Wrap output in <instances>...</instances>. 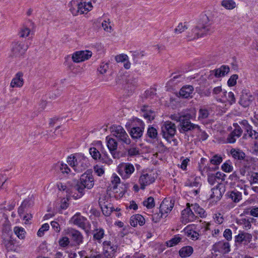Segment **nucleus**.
Segmentation results:
<instances>
[{"instance_id":"obj_50","label":"nucleus","mask_w":258,"mask_h":258,"mask_svg":"<svg viewBox=\"0 0 258 258\" xmlns=\"http://www.w3.org/2000/svg\"><path fill=\"white\" fill-rule=\"evenodd\" d=\"M143 205L148 209H151L155 206L154 199L153 197H150L143 202Z\"/></svg>"},{"instance_id":"obj_58","label":"nucleus","mask_w":258,"mask_h":258,"mask_svg":"<svg viewBox=\"0 0 258 258\" xmlns=\"http://www.w3.org/2000/svg\"><path fill=\"white\" fill-rule=\"evenodd\" d=\"M238 78V76L236 74H234L232 75L230 78L229 79L227 82V84L229 86L232 87L234 86L236 84V81Z\"/></svg>"},{"instance_id":"obj_2","label":"nucleus","mask_w":258,"mask_h":258,"mask_svg":"<svg viewBox=\"0 0 258 258\" xmlns=\"http://www.w3.org/2000/svg\"><path fill=\"white\" fill-rule=\"evenodd\" d=\"M67 162L77 173L83 172L89 165L88 159L82 153H74L70 155L68 157Z\"/></svg>"},{"instance_id":"obj_33","label":"nucleus","mask_w":258,"mask_h":258,"mask_svg":"<svg viewBox=\"0 0 258 258\" xmlns=\"http://www.w3.org/2000/svg\"><path fill=\"white\" fill-rule=\"evenodd\" d=\"M148 106H144L141 108V111L143 112V116L145 118L148 120L149 121H151L153 120L155 118V112L151 110H148Z\"/></svg>"},{"instance_id":"obj_3","label":"nucleus","mask_w":258,"mask_h":258,"mask_svg":"<svg viewBox=\"0 0 258 258\" xmlns=\"http://www.w3.org/2000/svg\"><path fill=\"white\" fill-rule=\"evenodd\" d=\"M202 20L204 24H199L192 29L191 34L188 35V37L191 39L198 38L213 32V28L211 27L212 23L209 22L208 17L203 16Z\"/></svg>"},{"instance_id":"obj_21","label":"nucleus","mask_w":258,"mask_h":258,"mask_svg":"<svg viewBox=\"0 0 258 258\" xmlns=\"http://www.w3.org/2000/svg\"><path fill=\"white\" fill-rule=\"evenodd\" d=\"M252 238V236L251 234L247 232H241L235 236V242L247 245L250 242Z\"/></svg>"},{"instance_id":"obj_42","label":"nucleus","mask_w":258,"mask_h":258,"mask_svg":"<svg viewBox=\"0 0 258 258\" xmlns=\"http://www.w3.org/2000/svg\"><path fill=\"white\" fill-rule=\"evenodd\" d=\"M240 125V124H239L237 123H234L233 125L234 129L231 132L238 138L242 135L243 133V130Z\"/></svg>"},{"instance_id":"obj_25","label":"nucleus","mask_w":258,"mask_h":258,"mask_svg":"<svg viewBox=\"0 0 258 258\" xmlns=\"http://www.w3.org/2000/svg\"><path fill=\"white\" fill-rule=\"evenodd\" d=\"M194 91V87L191 85L183 86L179 91L180 97L183 98L192 97V94Z\"/></svg>"},{"instance_id":"obj_52","label":"nucleus","mask_w":258,"mask_h":258,"mask_svg":"<svg viewBox=\"0 0 258 258\" xmlns=\"http://www.w3.org/2000/svg\"><path fill=\"white\" fill-rule=\"evenodd\" d=\"M70 241L68 237L63 236L58 240V244L61 247H67L70 244Z\"/></svg>"},{"instance_id":"obj_45","label":"nucleus","mask_w":258,"mask_h":258,"mask_svg":"<svg viewBox=\"0 0 258 258\" xmlns=\"http://www.w3.org/2000/svg\"><path fill=\"white\" fill-rule=\"evenodd\" d=\"M191 206L192 207L193 211L196 214H197L200 217L204 216V214L205 212V210L203 208L200 207L198 204H192Z\"/></svg>"},{"instance_id":"obj_35","label":"nucleus","mask_w":258,"mask_h":258,"mask_svg":"<svg viewBox=\"0 0 258 258\" xmlns=\"http://www.w3.org/2000/svg\"><path fill=\"white\" fill-rule=\"evenodd\" d=\"M193 252L191 246H186L182 247L179 251V255L182 257L189 256Z\"/></svg>"},{"instance_id":"obj_31","label":"nucleus","mask_w":258,"mask_h":258,"mask_svg":"<svg viewBox=\"0 0 258 258\" xmlns=\"http://www.w3.org/2000/svg\"><path fill=\"white\" fill-rule=\"evenodd\" d=\"M219 186L216 185V187L211 189L212 194L210 196V199L213 200V202H217L222 198V192L219 188Z\"/></svg>"},{"instance_id":"obj_43","label":"nucleus","mask_w":258,"mask_h":258,"mask_svg":"<svg viewBox=\"0 0 258 258\" xmlns=\"http://www.w3.org/2000/svg\"><path fill=\"white\" fill-rule=\"evenodd\" d=\"M89 153L94 160H99V159H100L101 154L96 148H90L89 149Z\"/></svg>"},{"instance_id":"obj_32","label":"nucleus","mask_w":258,"mask_h":258,"mask_svg":"<svg viewBox=\"0 0 258 258\" xmlns=\"http://www.w3.org/2000/svg\"><path fill=\"white\" fill-rule=\"evenodd\" d=\"M185 232L187 236L192 240H195L199 238V234L193 228L192 226H188L184 229Z\"/></svg>"},{"instance_id":"obj_4","label":"nucleus","mask_w":258,"mask_h":258,"mask_svg":"<svg viewBox=\"0 0 258 258\" xmlns=\"http://www.w3.org/2000/svg\"><path fill=\"white\" fill-rule=\"evenodd\" d=\"M28 48V45L23 41H16L11 45V57L16 58H22Z\"/></svg>"},{"instance_id":"obj_27","label":"nucleus","mask_w":258,"mask_h":258,"mask_svg":"<svg viewBox=\"0 0 258 258\" xmlns=\"http://www.w3.org/2000/svg\"><path fill=\"white\" fill-rule=\"evenodd\" d=\"M93 240L101 243L105 236V231L103 228L96 227L93 231Z\"/></svg>"},{"instance_id":"obj_47","label":"nucleus","mask_w":258,"mask_h":258,"mask_svg":"<svg viewBox=\"0 0 258 258\" xmlns=\"http://www.w3.org/2000/svg\"><path fill=\"white\" fill-rule=\"evenodd\" d=\"M221 169L225 172H231L233 170L232 163L229 160L226 161L222 164Z\"/></svg>"},{"instance_id":"obj_24","label":"nucleus","mask_w":258,"mask_h":258,"mask_svg":"<svg viewBox=\"0 0 258 258\" xmlns=\"http://www.w3.org/2000/svg\"><path fill=\"white\" fill-rule=\"evenodd\" d=\"M80 4H81V0H72L70 2L68 6L73 15L77 16L79 14Z\"/></svg>"},{"instance_id":"obj_26","label":"nucleus","mask_w":258,"mask_h":258,"mask_svg":"<svg viewBox=\"0 0 258 258\" xmlns=\"http://www.w3.org/2000/svg\"><path fill=\"white\" fill-rule=\"evenodd\" d=\"M130 222V224L133 227L137 226L138 224L140 226H143L145 223V219L141 215L136 214L131 217Z\"/></svg>"},{"instance_id":"obj_9","label":"nucleus","mask_w":258,"mask_h":258,"mask_svg":"<svg viewBox=\"0 0 258 258\" xmlns=\"http://www.w3.org/2000/svg\"><path fill=\"white\" fill-rule=\"evenodd\" d=\"M239 124L242 126L245 131L243 136V138L247 139V138H251L255 140H258V132L252 129V126L248 123L246 120H242L239 121Z\"/></svg>"},{"instance_id":"obj_56","label":"nucleus","mask_w":258,"mask_h":258,"mask_svg":"<svg viewBox=\"0 0 258 258\" xmlns=\"http://www.w3.org/2000/svg\"><path fill=\"white\" fill-rule=\"evenodd\" d=\"M72 58L75 62H80L83 61V59H82L81 56V52L80 51L75 52L72 54Z\"/></svg>"},{"instance_id":"obj_30","label":"nucleus","mask_w":258,"mask_h":258,"mask_svg":"<svg viewBox=\"0 0 258 258\" xmlns=\"http://www.w3.org/2000/svg\"><path fill=\"white\" fill-rule=\"evenodd\" d=\"M80 8L79 14L81 15L87 14L88 12L90 11L93 8V6L90 2H86L81 0V4H80Z\"/></svg>"},{"instance_id":"obj_38","label":"nucleus","mask_w":258,"mask_h":258,"mask_svg":"<svg viewBox=\"0 0 258 258\" xmlns=\"http://www.w3.org/2000/svg\"><path fill=\"white\" fill-rule=\"evenodd\" d=\"M221 4L227 10H232L236 7V3L233 0H223Z\"/></svg>"},{"instance_id":"obj_39","label":"nucleus","mask_w":258,"mask_h":258,"mask_svg":"<svg viewBox=\"0 0 258 258\" xmlns=\"http://www.w3.org/2000/svg\"><path fill=\"white\" fill-rule=\"evenodd\" d=\"M101 157L99 161L102 163H106L108 165H110L113 162L112 160L108 156L107 153L106 151L101 150Z\"/></svg>"},{"instance_id":"obj_10","label":"nucleus","mask_w":258,"mask_h":258,"mask_svg":"<svg viewBox=\"0 0 258 258\" xmlns=\"http://www.w3.org/2000/svg\"><path fill=\"white\" fill-rule=\"evenodd\" d=\"M135 170L134 165L130 163H122L117 167V172L123 179L129 178Z\"/></svg>"},{"instance_id":"obj_8","label":"nucleus","mask_w":258,"mask_h":258,"mask_svg":"<svg viewBox=\"0 0 258 258\" xmlns=\"http://www.w3.org/2000/svg\"><path fill=\"white\" fill-rule=\"evenodd\" d=\"M161 128L163 137L168 141L173 138L176 133L175 124L170 121L163 122L161 124Z\"/></svg>"},{"instance_id":"obj_14","label":"nucleus","mask_w":258,"mask_h":258,"mask_svg":"<svg viewBox=\"0 0 258 258\" xmlns=\"http://www.w3.org/2000/svg\"><path fill=\"white\" fill-rule=\"evenodd\" d=\"M194 212L190 209V205L187 204V207L181 212V220L182 223H187L194 221L196 219Z\"/></svg>"},{"instance_id":"obj_28","label":"nucleus","mask_w":258,"mask_h":258,"mask_svg":"<svg viewBox=\"0 0 258 258\" xmlns=\"http://www.w3.org/2000/svg\"><path fill=\"white\" fill-rule=\"evenodd\" d=\"M138 85V80L134 77H129L125 80L124 88L128 91L132 92Z\"/></svg>"},{"instance_id":"obj_64","label":"nucleus","mask_w":258,"mask_h":258,"mask_svg":"<svg viewBox=\"0 0 258 258\" xmlns=\"http://www.w3.org/2000/svg\"><path fill=\"white\" fill-rule=\"evenodd\" d=\"M223 236L227 241H230L232 238V231L230 229H226L224 231Z\"/></svg>"},{"instance_id":"obj_18","label":"nucleus","mask_w":258,"mask_h":258,"mask_svg":"<svg viewBox=\"0 0 258 258\" xmlns=\"http://www.w3.org/2000/svg\"><path fill=\"white\" fill-rule=\"evenodd\" d=\"M137 121L139 126L133 127L130 132V135L133 139H140L142 136L144 130V123L139 119Z\"/></svg>"},{"instance_id":"obj_59","label":"nucleus","mask_w":258,"mask_h":258,"mask_svg":"<svg viewBox=\"0 0 258 258\" xmlns=\"http://www.w3.org/2000/svg\"><path fill=\"white\" fill-rule=\"evenodd\" d=\"M81 52V56L83 61L88 59L92 55L91 51L89 50L80 51Z\"/></svg>"},{"instance_id":"obj_6","label":"nucleus","mask_w":258,"mask_h":258,"mask_svg":"<svg viewBox=\"0 0 258 258\" xmlns=\"http://www.w3.org/2000/svg\"><path fill=\"white\" fill-rule=\"evenodd\" d=\"M103 252L96 254V258H112L115 256L118 246L110 241H104L102 243Z\"/></svg>"},{"instance_id":"obj_49","label":"nucleus","mask_w":258,"mask_h":258,"mask_svg":"<svg viewBox=\"0 0 258 258\" xmlns=\"http://www.w3.org/2000/svg\"><path fill=\"white\" fill-rule=\"evenodd\" d=\"M3 244L8 250H12L14 248V242L10 238L5 239L3 241Z\"/></svg>"},{"instance_id":"obj_54","label":"nucleus","mask_w":258,"mask_h":258,"mask_svg":"<svg viewBox=\"0 0 258 258\" xmlns=\"http://www.w3.org/2000/svg\"><path fill=\"white\" fill-rule=\"evenodd\" d=\"M187 29V26L185 23H180L174 29V32L176 34H180Z\"/></svg>"},{"instance_id":"obj_46","label":"nucleus","mask_w":258,"mask_h":258,"mask_svg":"<svg viewBox=\"0 0 258 258\" xmlns=\"http://www.w3.org/2000/svg\"><path fill=\"white\" fill-rule=\"evenodd\" d=\"M58 165L59 166L60 171L62 174H68L71 173V170L67 164L58 162Z\"/></svg>"},{"instance_id":"obj_17","label":"nucleus","mask_w":258,"mask_h":258,"mask_svg":"<svg viewBox=\"0 0 258 258\" xmlns=\"http://www.w3.org/2000/svg\"><path fill=\"white\" fill-rule=\"evenodd\" d=\"M213 250L215 252L227 253L230 251V245L227 241L224 240L220 241L213 245Z\"/></svg>"},{"instance_id":"obj_53","label":"nucleus","mask_w":258,"mask_h":258,"mask_svg":"<svg viewBox=\"0 0 258 258\" xmlns=\"http://www.w3.org/2000/svg\"><path fill=\"white\" fill-rule=\"evenodd\" d=\"M30 30L29 28L24 26L19 32V36L21 38H25L29 36Z\"/></svg>"},{"instance_id":"obj_13","label":"nucleus","mask_w":258,"mask_h":258,"mask_svg":"<svg viewBox=\"0 0 258 258\" xmlns=\"http://www.w3.org/2000/svg\"><path fill=\"white\" fill-rule=\"evenodd\" d=\"M78 181L83 186V187L88 189H91L94 184L93 175L87 172L83 173Z\"/></svg>"},{"instance_id":"obj_36","label":"nucleus","mask_w":258,"mask_h":258,"mask_svg":"<svg viewBox=\"0 0 258 258\" xmlns=\"http://www.w3.org/2000/svg\"><path fill=\"white\" fill-rule=\"evenodd\" d=\"M147 136L152 140H157L158 139V133L157 130L152 126H149L147 130Z\"/></svg>"},{"instance_id":"obj_55","label":"nucleus","mask_w":258,"mask_h":258,"mask_svg":"<svg viewBox=\"0 0 258 258\" xmlns=\"http://www.w3.org/2000/svg\"><path fill=\"white\" fill-rule=\"evenodd\" d=\"M49 228V225L48 223L43 224L38 230L37 232V235L39 237H42L44 235L45 231L48 230Z\"/></svg>"},{"instance_id":"obj_1","label":"nucleus","mask_w":258,"mask_h":258,"mask_svg":"<svg viewBox=\"0 0 258 258\" xmlns=\"http://www.w3.org/2000/svg\"><path fill=\"white\" fill-rule=\"evenodd\" d=\"M170 118L176 122H179L178 130L180 133L184 134L194 130H200V126L192 123L190 121L191 115L189 113L182 112L171 114Z\"/></svg>"},{"instance_id":"obj_63","label":"nucleus","mask_w":258,"mask_h":258,"mask_svg":"<svg viewBox=\"0 0 258 258\" xmlns=\"http://www.w3.org/2000/svg\"><path fill=\"white\" fill-rule=\"evenodd\" d=\"M127 153L129 156H133L139 155L140 154L139 150L138 148L132 147L127 150Z\"/></svg>"},{"instance_id":"obj_22","label":"nucleus","mask_w":258,"mask_h":258,"mask_svg":"<svg viewBox=\"0 0 258 258\" xmlns=\"http://www.w3.org/2000/svg\"><path fill=\"white\" fill-rule=\"evenodd\" d=\"M230 71V68L228 66L222 65L218 69L210 71V76L214 75L216 78H220L225 76Z\"/></svg>"},{"instance_id":"obj_11","label":"nucleus","mask_w":258,"mask_h":258,"mask_svg":"<svg viewBox=\"0 0 258 258\" xmlns=\"http://www.w3.org/2000/svg\"><path fill=\"white\" fill-rule=\"evenodd\" d=\"M65 231L66 234L71 238L76 245H80L83 243L84 237L79 230L72 228H69Z\"/></svg>"},{"instance_id":"obj_44","label":"nucleus","mask_w":258,"mask_h":258,"mask_svg":"<svg viewBox=\"0 0 258 258\" xmlns=\"http://www.w3.org/2000/svg\"><path fill=\"white\" fill-rule=\"evenodd\" d=\"M209 115V111L208 109L205 107H201L199 111L198 119L202 120L207 118Z\"/></svg>"},{"instance_id":"obj_60","label":"nucleus","mask_w":258,"mask_h":258,"mask_svg":"<svg viewBox=\"0 0 258 258\" xmlns=\"http://www.w3.org/2000/svg\"><path fill=\"white\" fill-rule=\"evenodd\" d=\"M208 182L211 185H214L216 183H217V185L219 186V182L217 179L216 177L214 176V174L208 175Z\"/></svg>"},{"instance_id":"obj_62","label":"nucleus","mask_w":258,"mask_h":258,"mask_svg":"<svg viewBox=\"0 0 258 258\" xmlns=\"http://www.w3.org/2000/svg\"><path fill=\"white\" fill-rule=\"evenodd\" d=\"M224 98H226L227 101L229 102V103L230 104H232L234 103H235L236 100L235 98L234 95V93L232 92H229L228 93V96L227 97H224Z\"/></svg>"},{"instance_id":"obj_5","label":"nucleus","mask_w":258,"mask_h":258,"mask_svg":"<svg viewBox=\"0 0 258 258\" xmlns=\"http://www.w3.org/2000/svg\"><path fill=\"white\" fill-rule=\"evenodd\" d=\"M174 205V200L169 198H165L162 202L160 206V213L159 214H155L153 216L152 220L155 222L159 221L163 216L170 212L173 209Z\"/></svg>"},{"instance_id":"obj_29","label":"nucleus","mask_w":258,"mask_h":258,"mask_svg":"<svg viewBox=\"0 0 258 258\" xmlns=\"http://www.w3.org/2000/svg\"><path fill=\"white\" fill-rule=\"evenodd\" d=\"M252 189L258 194V173L253 172L250 176L249 180Z\"/></svg>"},{"instance_id":"obj_61","label":"nucleus","mask_w":258,"mask_h":258,"mask_svg":"<svg viewBox=\"0 0 258 258\" xmlns=\"http://www.w3.org/2000/svg\"><path fill=\"white\" fill-rule=\"evenodd\" d=\"M33 197L32 196L31 197H29L28 199H25L22 204L23 205V206H25L26 208H29L33 205Z\"/></svg>"},{"instance_id":"obj_48","label":"nucleus","mask_w":258,"mask_h":258,"mask_svg":"<svg viewBox=\"0 0 258 258\" xmlns=\"http://www.w3.org/2000/svg\"><path fill=\"white\" fill-rule=\"evenodd\" d=\"M181 240V238L178 235H175L171 239L167 241L166 244L168 247H172L177 244L179 242H180Z\"/></svg>"},{"instance_id":"obj_20","label":"nucleus","mask_w":258,"mask_h":258,"mask_svg":"<svg viewBox=\"0 0 258 258\" xmlns=\"http://www.w3.org/2000/svg\"><path fill=\"white\" fill-rule=\"evenodd\" d=\"M254 100V97L250 93L243 92L240 96L239 104L243 107H247Z\"/></svg>"},{"instance_id":"obj_57","label":"nucleus","mask_w":258,"mask_h":258,"mask_svg":"<svg viewBox=\"0 0 258 258\" xmlns=\"http://www.w3.org/2000/svg\"><path fill=\"white\" fill-rule=\"evenodd\" d=\"M108 68L109 64L108 63L102 62L100 64L99 67L98 68V71L101 74H104L106 73Z\"/></svg>"},{"instance_id":"obj_16","label":"nucleus","mask_w":258,"mask_h":258,"mask_svg":"<svg viewBox=\"0 0 258 258\" xmlns=\"http://www.w3.org/2000/svg\"><path fill=\"white\" fill-rule=\"evenodd\" d=\"M155 181V178L151 173L142 174L139 178V183L140 188L144 189L146 186L153 183Z\"/></svg>"},{"instance_id":"obj_51","label":"nucleus","mask_w":258,"mask_h":258,"mask_svg":"<svg viewBox=\"0 0 258 258\" xmlns=\"http://www.w3.org/2000/svg\"><path fill=\"white\" fill-rule=\"evenodd\" d=\"M222 162V158L220 155H215L210 159V163L216 166L219 165Z\"/></svg>"},{"instance_id":"obj_12","label":"nucleus","mask_w":258,"mask_h":258,"mask_svg":"<svg viewBox=\"0 0 258 258\" xmlns=\"http://www.w3.org/2000/svg\"><path fill=\"white\" fill-rule=\"evenodd\" d=\"M72 223L82 229L87 231L90 227V224L87 218L80 213H77L71 218Z\"/></svg>"},{"instance_id":"obj_15","label":"nucleus","mask_w":258,"mask_h":258,"mask_svg":"<svg viewBox=\"0 0 258 258\" xmlns=\"http://www.w3.org/2000/svg\"><path fill=\"white\" fill-rule=\"evenodd\" d=\"M85 189L83 186L78 181L77 183L70 189L69 195L75 199H78L84 195Z\"/></svg>"},{"instance_id":"obj_41","label":"nucleus","mask_w":258,"mask_h":258,"mask_svg":"<svg viewBox=\"0 0 258 258\" xmlns=\"http://www.w3.org/2000/svg\"><path fill=\"white\" fill-rule=\"evenodd\" d=\"M222 94V95L221 96V98L219 99V101L220 102L222 101L223 99H224V97H226V95L227 94V92L226 91L223 90L222 89L221 86H218L215 87L213 89V94L214 95L218 96Z\"/></svg>"},{"instance_id":"obj_37","label":"nucleus","mask_w":258,"mask_h":258,"mask_svg":"<svg viewBox=\"0 0 258 258\" xmlns=\"http://www.w3.org/2000/svg\"><path fill=\"white\" fill-rule=\"evenodd\" d=\"M230 153L234 159L237 160H243L245 156V153L239 149H232Z\"/></svg>"},{"instance_id":"obj_40","label":"nucleus","mask_w":258,"mask_h":258,"mask_svg":"<svg viewBox=\"0 0 258 258\" xmlns=\"http://www.w3.org/2000/svg\"><path fill=\"white\" fill-rule=\"evenodd\" d=\"M14 232L20 239H23L25 237L26 231L22 227L18 226L15 227L14 228Z\"/></svg>"},{"instance_id":"obj_19","label":"nucleus","mask_w":258,"mask_h":258,"mask_svg":"<svg viewBox=\"0 0 258 258\" xmlns=\"http://www.w3.org/2000/svg\"><path fill=\"white\" fill-rule=\"evenodd\" d=\"M106 139L107 147L113 158H118V153L116 151L118 145L117 141L109 137H107Z\"/></svg>"},{"instance_id":"obj_34","label":"nucleus","mask_w":258,"mask_h":258,"mask_svg":"<svg viewBox=\"0 0 258 258\" xmlns=\"http://www.w3.org/2000/svg\"><path fill=\"white\" fill-rule=\"evenodd\" d=\"M228 197L233 202L237 203L241 200L242 194L236 190H234L228 192Z\"/></svg>"},{"instance_id":"obj_23","label":"nucleus","mask_w":258,"mask_h":258,"mask_svg":"<svg viewBox=\"0 0 258 258\" xmlns=\"http://www.w3.org/2000/svg\"><path fill=\"white\" fill-rule=\"evenodd\" d=\"M23 76V74L22 72H18L12 79L10 84V87L12 88L21 87L24 84Z\"/></svg>"},{"instance_id":"obj_7","label":"nucleus","mask_w":258,"mask_h":258,"mask_svg":"<svg viewBox=\"0 0 258 258\" xmlns=\"http://www.w3.org/2000/svg\"><path fill=\"white\" fill-rule=\"evenodd\" d=\"M112 134L116 138L118 142L122 144L129 145L131 143V139L124 130L120 125H113L112 127Z\"/></svg>"}]
</instances>
